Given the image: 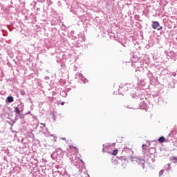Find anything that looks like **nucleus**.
<instances>
[{
  "instance_id": "obj_1",
  "label": "nucleus",
  "mask_w": 177,
  "mask_h": 177,
  "mask_svg": "<svg viewBox=\"0 0 177 177\" xmlns=\"http://www.w3.org/2000/svg\"><path fill=\"white\" fill-rule=\"evenodd\" d=\"M66 5L71 6L70 12L77 16H81L82 13V8L78 6V2L75 0H67Z\"/></svg>"
},
{
  "instance_id": "obj_2",
  "label": "nucleus",
  "mask_w": 177,
  "mask_h": 177,
  "mask_svg": "<svg viewBox=\"0 0 177 177\" xmlns=\"http://www.w3.org/2000/svg\"><path fill=\"white\" fill-rule=\"evenodd\" d=\"M142 151L145 156H147V157H150V156H153L154 153H156V149L151 147L148 149H145V147H147V145L146 144L142 145Z\"/></svg>"
},
{
  "instance_id": "obj_3",
  "label": "nucleus",
  "mask_w": 177,
  "mask_h": 177,
  "mask_svg": "<svg viewBox=\"0 0 177 177\" xmlns=\"http://www.w3.org/2000/svg\"><path fill=\"white\" fill-rule=\"evenodd\" d=\"M131 161L133 164H138V165H141L143 169H145V164H146V160L145 159L133 157L131 158Z\"/></svg>"
},
{
  "instance_id": "obj_4",
  "label": "nucleus",
  "mask_w": 177,
  "mask_h": 177,
  "mask_svg": "<svg viewBox=\"0 0 177 177\" xmlns=\"http://www.w3.org/2000/svg\"><path fill=\"white\" fill-rule=\"evenodd\" d=\"M70 160L71 161V163L77 168L81 165V164L84 162L82 160L80 159V158L75 156H72L71 158H70Z\"/></svg>"
},
{
  "instance_id": "obj_5",
  "label": "nucleus",
  "mask_w": 177,
  "mask_h": 177,
  "mask_svg": "<svg viewBox=\"0 0 177 177\" xmlns=\"http://www.w3.org/2000/svg\"><path fill=\"white\" fill-rule=\"evenodd\" d=\"M137 65L138 66V71H147V66H149V64L147 62H146V61L144 60L138 62L137 63Z\"/></svg>"
},
{
  "instance_id": "obj_6",
  "label": "nucleus",
  "mask_w": 177,
  "mask_h": 177,
  "mask_svg": "<svg viewBox=\"0 0 177 177\" xmlns=\"http://www.w3.org/2000/svg\"><path fill=\"white\" fill-rule=\"evenodd\" d=\"M75 78L76 80H81V81H82L84 84H86V82H88V80H86V78H85L84 75L81 74V73H76Z\"/></svg>"
},
{
  "instance_id": "obj_7",
  "label": "nucleus",
  "mask_w": 177,
  "mask_h": 177,
  "mask_svg": "<svg viewBox=\"0 0 177 177\" xmlns=\"http://www.w3.org/2000/svg\"><path fill=\"white\" fill-rule=\"evenodd\" d=\"M167 59L174 60H176V55H175V53L174 52H169L167 53Z\"/></svg>"
},
{
  "instance_id": "obj_8",
  "label": "nucleus",
  "mask_w": 177,
  "mask_h": 177,
  "mask_svg": "<svg viewBox=\"0 0 177 177\" xmlns=\"http://www.w3.org/2000/svg\"><path fill=\"white\" fill-rule=\"evenodd\" d=\"M53 176L54 177H70V176H68V174H62V172L57 171H54L53 173Z\"/></svg>"
},
{
  "instance_id": "obj_9",
  "label": "nucleus",
  "mask_w": 177,
  "mask_h": 177,
  "mask_svg": "<svg viewBox=\"0 0 177 177\" xmlns=\"http://www.w3.org/2000/svg\"><path fill=\"white\" fill-rule=\"evenodd\" d=\"M147 71V77L149 79L150 81H153L154 80V81L157 82V77H154V76H153V73L149 71Z\"/></svg>"
},
{
  "instance_id": "obj_10",
  "label": "nucleus",
  "mask_w": 177,
  "mask_h": 177,
  "mask_svg": "<svg viewBox=\"0 0 177 177\" xmlns=\"http://www.w3.org/2000/svg\"><path fill=\"white\" fill-rule=\"evenodd\" d=\"M151 27L153 30H157L160 27V23L157 21H152Z\"/></svg>"
},
{
  "instance_id": "obj_11",
  "label": "nucleus",
  "mask_w": 177,
  "mask_h": 177,
  "mask_svg": "<svg viewBox=\"0 0 177 177\" xmlns=\"http://www.w3.org/2000/svg\"><path fill=\"white\" fill-rule=\"evenodd\" d=\"M140 109H141L142 110H146V109H147V104H146V102H145V101H142L140 104Z\"/></svg>"
},
{
  "instance_id": "obj_12",
  "label": "nucleus",
  "mask_w": 177,
  "mask_h": 177,
  "mask_svg": "<svg viewBox=\"0 0 177 177\" xmlns=\"http://www.w3.org/2000/svg\"><path fill=\"white\" fill-rule=\"evenodd\" d=\"M14 101L15 98H13V96L10 95L6 98L7 103H13Z\"/></svg>"
},
{
  "instance_id": "obj_13",
  "label": "nucleus",
  "mask_w": 177,
  "mask_h": 177,
  "mask_svg": "<svg viewBox=\"0 0 177 177\" xmlns=\"http://www.w3.org/2000/svg\"><path fill=\"white\" fill-rule=\"evenodd\" d=\"M16 114H18V115H20L21 114V111H20V109L19 107H15V110Z\"/></svg>"
},
{
  "instance_id": "obj_14",
  "label": "nucleus",
  "mask_w": 177,
  "mask_h": 177,
  "mask_svg": "<svg viewBox=\"0 0 177 177\" xmlns=\"http://www.w3.org/2000/svg\"><path fill=\"white\" fill-rule=\"evenodd\" d=\"M165 169L166 171H171V164L168 163L165 166Z\"/></svg>"
},
{
  "instance_id": "obj_15",
  "label": "nucleus",
  "mask_w": 177,
  "mask_h": 177,
  "mask_svg": "<svg viewBox=\"0 0 177 177\" xmlns=\"http://www.w3.org/2000/svg\"><path fill=\"white\" fill-rule=\"evenodd\" d=\"M170 161H172L174 163L177 162V157L176 156H171L170 157Z\"/></svg>"
},
{
  "instance_id": "obj_16",
  "label": "nucleus",
  "mask_w": 177,
  "mask_h": 177,
  "mask_svg": "<svg viewBox=\"0 0 177 177\" xmlns=\"http://www.w3.org/2000/svg\"><path fill=\"white\" fill-rule=\"evenodd\" d=\"M158 142H160V143H164V142H165V138L164 136H161L158 139Z\"/></svg>"
},
{
  "instance_id": "obj_17",
  "label": "nucleus",
  "mask_w": 177,
  "mask_h": 177,
  "mask_svg": "<svg viewBox=\"0 0 177 177\" xmlns=\"http://www.w3.org/2000/svg\"><path fill=\"white\" fill-rule=\"evenodd\" d=\"M70 149H71L73 147V149H75V153H78V149H77V147H73L71 145L69 146Z\"/></svg>"
},
{
  "instance_id": "obj_18",
  "label": "nucleus",
  "mask_w": 177,
  "mask_h": 177,
  "mask_svg": "<svg viewBox=\"0 0 177 177\" xmlns=\"http://www.w3.org/2000/svg\"><path fill=\"white\" fill-rule=\"evenodd\" d=\"M112 154H113V156H117V154H118V149L113 150Z\"/></svg>"
},
{
  "instance_id": "obj_19",
  "label": "nucleus",
  "mask_w": 177,
  "mask_h": 177,
  "mask_svg": "<svg viewBox=\"0 0 177 177\" xmlns=\"http://www.w3.org/2000/svg\"><path fill=\"white\" fill-rule=\"evenodd\" d=\"M79 177H86V174L84 172H82L79 176Z\"/></svg>"
},
{
  "instance_id": "obj_20",
  "label": "nucleus",
  "mask_w": 177,
  "mask_h": 177,
  "mask_svg": "<svg viewBox=\"0 0 177 177\" xmlns=\"http://www.w3.org/2000/svg\"><path fill=\"white\" fill-rule=\"evenodd\" d=\"M20 93L22 96H24L26 95V91H24V90H20Z\"/></svg>"
},
{
  "instance_id": "obj_21",
  "label": "nucleus",
  "mask_w": 177,
  "mask_h": 177,
  "mask_svg": "<svg viewBox=\"0 0 177 177\" xmlns=\"http://www.w3.org/2000/svg\"><path fill=\"white\" fill-rule=\"evenodd\" d=\"M164 174V170H160L159 172V176L161 177Z\"/></svg>"
},
{
  "instance_id": "obj_22",
  "label": "nucleus",
  "mask_w": 177,
  "mask_h": 177,
  "mask_svg": "<svg viewBox=\"0 0 177 177\" xmlns=\"http://www.w3.org/2000/svg\"><path fill=\"white\" fill-rule=\"evenodd\" d=\"M30 115L33 120H37V116L34 115V114H30Z\"/></svg>"
},
{
  "instance_id": "obj_23",
  "label": "nucleus",
  "mask_w": 177,
  "mask_h": 177,
  "mask_svg": "<svg viewBox=\"0 0 177 177\" xmlns=\"http://www.w3.org/2000/svg\"><path fill=\"white\" fill-rule=\"evenodd\" d=\"M71 39H73V41H75V39H77V37L74 36V35H72L71 37Z\"/></svg>"
},
{
  "instance_id": "obj_24",
  "label": "nucleus",
  "mask_w": 177,
  "mask_h": 177,
  "mask_svg": "<svg viewBox=\"0 0 177 177\" xmlns=\"http://www.w3.org/2000/svg\"><path fill=\"white\" fill-rule=\"evenodd\" d=\"M48 5H52V0H47Z\"/></svg>"
},
{
  "instance_id": "obj_25",
  "label": "nucleus",
  "mask_w": 177,
  "mask_h": 177,
  "mask_svg": "<svg viewBox=\"0 0 177 177\" xmlns=\"http://www.w3.org/2000/svg\"><path fill=\"white\" fill-rule=\"evenodd\" d=\"M53 115V119L54 121H56V116L55 115V113H52Z\"/></svg>"
},
{
  "instance_id": "obj_26",
  "label": "nucleus",
  "mask_w": 177,
  "mask_h": 177,
  "mask_svg": "<svg viewBox=\"0 0 177 177\" xmlns=\"http://www.w3.org/2000/svg\"><path fill=\"white\" fill-rule=\"evenodd\" d=\"M37 2H39L40 3H44V2H45V0H37Z\"/></svg>"
},
{
  "instance_id": "obj_27",
  "label": "nucleus",
  "mask_w": 177,
  "mask_h": 177,
  "mask_svg": "<svg viewBox=\"0 0 177 177\" xmlns=\"http://www.w3.org/2000/svg\"><path fill=\"white\" fill-rule=\"evenodd\" d=\"M172 84H174V83H169V88H174V86H172Z\"/></svg>"
},
{
  "instance_id": "obj_28",
  "label": "nucleus",
  "mask_w": 177,
  "mask_h": 177,
  "mask_svg": "<svg viewBox=\"0 0 177 177\" xmlns=\"http://www.w3.org/2000/svg\"><path fill=\"white\" fill-rule=\"evenodd\" d=\"M156 30H158V31L162 30V26H159L158 28H156Z\"/></svg>"
},
{
  "instance_id": "obj_29",
  "label": "nucleus",
  "mask_w": 177,
  "mask_h": 177,
  "mask_svg": "<svg viewBox=\"0 0 177 177\" xmlns=\"http://www.w3.org/2000/svg\"><path fill=\"white\" fill-rule=\"evenodd\" d=\"M27 114H32V113H31V111H29L25 113L24 114V115H27Z\"/></svg>"
},
{
  "instance_id": "obj_30",
  "label": "nucleus",
  "mask_w": 177,
  "mask_h": 177,
  "mask_svg": "<svg viewBox=\"0 0 177 177\" xmlns=\"http://www.w3.org/2000/svg\"><path fill=\"white\" fill-rule=\"evenodd\" d=\"M44 80H46V81H49V77L46 76V77H44Z\"/></svg>"
},
{
  "instance_id": "obj_31",
  "label": "nucleus",
  "mask_w": 177,
  "mask_h": 177,
  "mask_svg": "<svg viewBox=\"0 0 177 177\" xmlns=\"http://www.w3.org/2000/svg\"><path fill=\"white\" fill-rule=\"evenodd\" d=\"M15 122L13 121L12 123H9V124H10V125H11V127H13V124H15Z\"/></svg>"
},
{
  "instance_id": "obj_32",
  "label": "nucleus",
  "mask_w": 177,
  "mask_h": 177,
  "mask_svg": "<svg viewBox=\"0 0 177 177\" xmlns=\"http://www.w3.org/2000/svg\"><path fill=\"white\" fill-rule=\"evenodd\" d=\"M40 125H43V127H46V124L45 123H41Z\"/></svg>"
},
{
  "instance_id": "obj_33",
  "label": "nucleus",
  "mask_w": 177,
  "mask_h": 177,
  "mask_svg": "<svg viewBox=\"0 0 177 177\" xmlns=\"http://www.w3.org/2000/svg\"><path fill=\"white\" fill-rule=\"evenodd\" d=\"M135 97H136V95L135 94H133L132 98H133V99H135Z\"/></svg>"
},
{
  "instance_id": "obj_34",
  "label": "nucleus",
  "mask_w": 177,
  "mask_h": 177,
  "mask_svg": "<svg viewBox=\"0 0 177 177\" xmlns=\"http://www.w3.org/2000/svg\"><path fill=\"white\" fill-rule=\"evenodd\" d=\"M64 102H61V105H62V106H64Z\"/></svg>"
},
{
  "instance_id": "obj_35",
  "label": "nucleus",
  "mask_w": 177,
  "mask_h": 177,
  "mask_svg": "<svg viewBox=\"0 0 177 177\" xmlns=\"http://www.w3.org/2000/svg\"><path fill=\"white\" fill-rule=\"evenodd\" d=\"M62 140H66V138H62Z\"/></svg>"
},
{
  "instance_id": "obj_36",
  "label": "nucleus",
  "mask_w": 177,
  "mask_h": 177,
  "mask_svg": "<svg viewBox=\"0 0 177 177\" xmlns=\"http://www.w3.org/2000/svg\"><path fill=\"white\" fill-rule=\"evenodd\" d=\"M137 99H140V97H139V96H137Z\"/></svg>"
},
{
  "instance_id": "obj_37",
  "label": "nucleus",
  "mask_w": 177,
  "mask_h": 177,
  "mask_svg": "<svg viewBox=\"0 0 177 177\" xmlns=\"http://www.w3.org/2000/svg\"><path fill=\"white\" fill-rule=\"evenodd\" d=\"M20 118H23V115H21Z\"/></svg>"
},
{
  "instance_id": "obj_38",
  "label": "nucleus",
  "mask_w": 177,
  "mask_h": 177,
  "mask_svg": "<svg viewBox=\"0 0 177 177\" xmlns=\"http://www.w3.org/2000/svg\"><path fill=\"white\" fill-rule=\"evenodd\" d=\"M37 5V2H35V6Z\"/></svg>"
},
{
  "instance_id": "obj_39",
  "label": "nucleus",
  "mask_w": 177,
  "mask_h": 177,
  "mask_svg": "<svg viewBox=\"0 0 177 177\" xmlns=\"http://www.w3.org/2000/svg\"><path fill=\"white\" fill-rule=\"evenodd\" d=\"M71 34H74V31H72V32H71Z\"/></svg>"
},
{
  "instance_id": "obj_40",
  "label": "nucleus",
  "mask_w": 177,
  "mask_h": 177,
  "mask_svg": "<svg viewBox=\"0 0 177 177\" xmlns=\"http://www.w3.org/2000/svg\"><path fill=\"white\" fill-rule=\"evenodd\" d=\"M151 160H152L153 162H154V160H153V158H151Z\"/></svg>"
},
{
  "instance_id": "obj_41",
  "label": "nucleus",
  "mask_w": 177,
  "mask_h": 177,
  "mask_svg": "<svg viewBox=\"0 0 177 177\" xmlns=\"http://www.w3.org/2000/svg\"><path fill=\"white\" fill-rule=\"evenodd\" d=\"M102 151H104V148L102 149Z\"/></svg>"
},
{
  "instance_id": "obj_42",
  "label": "nucleus",
  "mask_w": 177,
  "mask_h": 177,
  "mask_svg": "<svg viewBox=\"0 0 177 177\" xmlns=\"http://www.w3.org/2000/svg\"><path fill=\"white\" fill-rule=\"evenodd\" d=\"M148 146H150V143L148 144Z\"/></svg>"
},
{
  "instance_id": "obj_43",
  "label": "nucleus",
  "mask_w": 177,
  "mask_h": 177,
  "mask_svg": "<svg viewBox=\"0 0 177 177\" xmlns=\"http://www.w3.org/2000/svg\"><path fill=\"white\" fill-rule=\"evenodd\" d=\"M50 136H53V135H51Z\"/></svg>"
}]
</instances>
